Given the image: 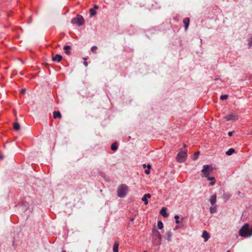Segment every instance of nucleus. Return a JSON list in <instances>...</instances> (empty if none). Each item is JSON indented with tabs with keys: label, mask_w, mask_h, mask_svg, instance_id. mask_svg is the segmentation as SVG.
<instances>
[{
	"label": "nucleus",
	"mask_w": 252,
	"mask_h": 252,
	"mask_svg": "<svg viewBox=\"0 0 252 252\" xmlns=\"http://www.w3.org/2000/svg\"><path fill=\"white\" fill-rule=\"evenodd\" d=\"M151 195L149 193L145 194L142 198V200L144 202V204L145 205H147L148 204V199L150 198Z\"/></svg>",
	"instance_id": "nucleus-10"
},
{
	"label": "nucleus",
	"mask_w": 252,
	"mask_h": 252,
	"mask_svg": "<svg viewBox=\"0 0 252 252\" xmlns=\"http://www.w3.org/2000/svg\"><path fill=\"white\" fill-rule=\"evenodd\" d=\"M70 46L68 45H66L64 46L63 49L64 50L65 53L67 55H70L71 54V52L70 51Z\"/></svg>",
	"instance_id": "nucleus-16"
},
{
	"label": "nucleus",
	"mask_w": 252,
	"mask_h": 252,
	"mask_svg": "<svg viewBox=\"0 0 252 252\" xmlns=\"http://www.w3.org/2000/svg\"><path fill=\"white\" fill-rule=\"evenodd\" d=\"M199 154V152H198V151L195 152V153H194V157L193 158V160H196L198 158Z\"/></svg>",
	"instance_id": "nucleus-25"
},
{
	"label": "nucleus",
	"mask_w": 252,
	"mask_h": 252,
	"mask_svg": "<svg viewBox=\"0 0 252 252\" xmlns=\"http://www.w3.org/2000/svg\"><path fill=\"white\" fill-rule=\"evenodd\" d=\"M160 214L163 217H167L168 216V214L166 212V208L165 207H163L161 209V210L160 211Z\"/></svg>",
	"instance_id": "nucleus-14"
},
{
	"label": "nucleus",
	"mask_w": 252,
	"mask_h": 252,
	"mask_svg": "<svg viewBox=\"0 0 252 252\" xmlns=\"http://www.w3.org/2000/svg\"><path fill=\"white\" fill-rule=\"evenodd\" d=\"M208 180L211 181V182L210 183V185L213 186L215 184V179L214 177H209V176L207 177Z\"/></svg>",
	"instance_id": "nucleus-19"
},
{
	"label": "nucleus",
	"mask_w": 252,
	"mask_h": 252,
	"mask_svg": "<svg viewBox=\"0 0 252 252\" xmlns=\"http://www.w3.org/2000/svg\"><path fill=\"white\" fill-rule=\"evenodd\" d=\"M97 49V47L96 46H94L91 48V51L93 53H95Z\"/></svg>",
	"instance_id": "nucleus-28"
},
{
	"label": "nucleus",
	"mask_w": 252,
	"mask_h": 252,
	"mask_svg": "<svg viewBox=\"0 0 252 252\" xmlns=\"http://www.w3.org/2000/svg\"><path fill=\"white\" fill-rule=\"evenodd\" d=\"M117 148H118V146H117V143H116V142L113 143L112 144L111 147V150L115 151L117 150Z\"/></svg>",
	"instance_id": "nucleus-21"
},
{
	"label": "nucleus",
	"mask_w": 252,
	"mask_h": 252,
	"mask_svg": "<svg viewBox=\"0 0 252 252\" xmlns=\"http://www.w3.org/2000/svg\"><path fill=\"white\" fill-rule=\"evenodd\" d=\"M224 197H226V199H228L230 197V195H227V194H224Z\"/></svg>",
	"instance_id": "nucleus-31"
},
{
	"label": "nucleus",
	"mask_w": 252,
	"mask_h": 252,
	"mask_svg": "<svg viewBox=\"0 0 252 252\" xmlns=\"http://www.w3.org/2000/svg\"><path fill=\"white\" fill-rule=\"evenodd\" d=\"M147 168L149 169L151 168V166L150 164H148L147 166Z\"/></svg>",
	"instance_id": "nucleus-35"
},
{
	"label": "nucleus",
	"mask_w": 252,
	"mask_h": 252,
	"mask_svg": "<svg viewBox=\"0 0 252 252\" xmlns=\"http://www.w3.org/2000/svg\"><path fill=\"white\" fill-rule=\"evenodd\" d=\"M143 167H144V168H145V167H146V164H144L143 165Z\"/></svg>",
	"instance_id": "nucleus-38"
},
{
	"label": "nucleus",
	"mask_w": 252,
	"mask_h": 252,
	"mask_svg": "<svg viewBox=\"0 0 252 252\" xmlns=\"http://www.w3.org/2000/svg\"><path fill=\"white\" fill-rule=\"evenodd\" d=\"M202 238L204 239V241L206 242L210 238L209 233L206 231H203L202 235Z\"/></svg>",
	"instance_id": "nucleus-11"
},
{
	"label": "nucleus",
	"mask_w": 252,
	"mask_h": 252,
	"mask_svg": "<svg viewBox=\"0 0 252 252\" xmlns=\"http://www.w3.org/2000/svg\"><path fill=\"white\" fill-rule=\"evenodd\" d=\"M178 226H176L175 228H176V229H178Z\"/></svg>",
	"instance_id": "nucleus-40"
},
{
	"label": "nucleus",
	"mask_w": 252,
	"mask_h": 252,
	"mask_svg": "<svg viewBox=\"0 0 252 252\" xmlns=\"http://www.w3.org/2000/svg\"><path fill=\"white\" fill-rule=\"evenodd\" d=\"M235 152V150L233 148L229 149L226 152V154L228 156L231 155L233 153H234Z\"/></svg>",
	"instance_id": "nucleus-20"
},
{
	"label": "nucleus",
	"mask_w": 252,
	"mask_h": 252,
	"mask_svg": "<svg viewBox=\"0 0 252 252\" xmlns=\"http://www.w3.org/2000/svg\"><path fill=\"white\" fill-rule=\"evenodd\" d=\"M250 232L251 231L249 224L245 223L240 229L239 234V235L242 237L248 238L252 236V233Z\"/></svg>",
	"instance_id": "nucleus-2"
},
{
	"label": "nucleus",
	"mask_w": 252,
	"mask_h": 252,
	"mask_svg": "<svg viewBox=\"0 0 252 252\" xmlns=\"http://www.w3.org/2000/svg\"><path fill=\"white\" fill-rule=\"evenodd\" d=\"M94 8L95 9H98V6L97 5H95L94 6Z\"/></svg>",
	"instance_id": "nucleus-36"
},
{
	"label": "nucleus",
	"mask_w": 252,
	"mask_h": 252,
	"mask_svg": "<svg viewBox=\"0 0 252 252\" xmlns=\"http://www.w3.org/2000/svg\"><path fill=\"white\" fill-rule=\"evenodd\" d=\"M0 158L1 159H3V156L2 155H0Z\"/></svg>",
	"instance_id": "nucleus-37"
},
{
	"label": "nucleus",
	"mask_w": 252,
	"mask_h": 252,
	"mask_svg": "<svg viewBox=\"0 0 252 252\" xmlns=\"http://www.w3.org/2000/svg\"><path fill=\"white\" fill-rule=\"evenodd\" d=\"M226 252H230V251H227Z\"/></svg>",
	"instance_id": "nucleus-41"
},
{
	"label": "nucleus",
	"mask_w": 252,
	"mask_h": 252,
	"mask_svg": "<svg viewBox=\"0 0 252 252\" xmlns=\"http://www.w3.org/2000/svg\"><path fill=\"white\" fill-rule=\"evenodd\" d=\"M25 92V89H22L21 91V94H23Z\"/></svg>",
	"instance_id": "nucleus-33"
},
{
	"label": "nucleus",
	"mask_w": 252,
	"mask_h": 252,
	"mask_svg": "<svg viewBox=\"0 0 252 252\" xmlns=\"http://www.w3.org/2000/svg\"><path fill=\"white\" fill-rule=\"evenodd\" d=\"M173 233L171 230H168L166 232L164 235V238L168 242H171L173 240L172 239Z\"/></svg>",
	"instance_id": "nucleus-7"
},
{
	"label": "nucleus",
	"mask_w": 252,
	"mask_h": 252,
	"mask_svg": "<svg viewBox=\"0 0 252 252\" xmlns=\"http://www.w3.org/2000/svg\"><path fill=\"white\" fill-rule=\"evenodd\" d=\"M209 201L212 205H216V203L217 202V195L214 194L210 196L209 198Z\"/></svg>",
	"instance_id": "nucleus-9"
},
{
	"label": "nucleus",
	"mask_w": 252,
	"mask_h": 252,
	"mask_svg": "<svg viewBox=\"0 0 252 252\" xmlns=\"http://www.w3.org/2000/svg\"><path fill=\"white\" fill-rule=\"evenodd\" d=\"M217 205H213L210 207L209 210L211 214H213L217 212Z\"/></svg>",
	"instance_id": "nucleus-13"
},
{
	"label": "nucleus",
	"mask_w": 252,
	"mask_h": 252,
	"mask_svg": "<svg viewBox=\"0 0 252 252\" xmlns=\"http://www.w3.org/2000/svg\"><path fill=\"white\" fill-rule=\"evenodd\" d=\"M84 64L86 66H88V63L87 62H85L84 63Z\"/></svg>",
	"instance_id": "nucleus-34"
},
{
	"label": "nucleus",
	"mask_w": 252,
	"mask_h": 252,
	"mask_svg": "<svg viewBox=\"0 0 252 252\" xmlns=\"http://www.w3.org/2000/svg\"><path fill=\"white\" fill-rule=\"evenodd\" d=\"M183 22L185 24V30H187L188 28L189 23V18H186L184 19Z\"/></svg>",
	"instance_id": "nucleus-15"
},
{
	"label": "nucleus",
	"mask_w": 252,
	"mask_h": 252,
	"mask_svg": "<svg viewBox=\"0 0 252 252\" xmlns=\"http://www.w3.org/2000/svg\"><path fill=\"white\" fill-rule=\"evenodd\" d=\"M145 174H147V175L149 174H150V171H149V169H146V170H145Z\"/></svg>",
	"instance_id": "nucleus-30"
},
{
	"label": "nucleus",
	"mask_w": 252,
	"mask_h": 252,
	"mask_svg": "<svg viewBox=\"0 0 252 252\" xmlns=\"http://www.w3.org/2000/svg\"><path fill=\"white\" fill-rule=\"evenodd\" d=\"M133 220H134V219H131V221H133Z\"/></svg>",
	"instance_id": "nucleus-39"
},
{
	"label": "nucleus",
	"mask_w": 252,
	"mask_h": 252,
	"mask_svg": "<svg viewBox=\"0 0 252 252\" xmlns=\"http://www.w3.org/2000/svg\"><path fill=\"white\" fill-rule=\"evenodd\" d=\"M71 23L73 24L77 25L78 26H80L84 24V20L82 16L80 15H78L77 17L72 19Z\"/></svg>",
	"instance_id": "nucleus-6"
},
{
	"label": "nucleus",
	"mask_w": 252,
	"mask_h": 252,
	"mask_svg": "<svg viewBox=\"0 0 252 252\" xmlns=\"http://www.w3.org/2000/svg\"><path fill=\"white\" fill-rule=\"evenodd\" d=\"M14 129L16 130H18L20 129V126L19 123H15L13 125Z\"/></svg>",
	"instance_id": "nucleus-23"
},
{
	"label": "nucleus",
	"mask_w": 252,
	"mask_h": 252,
	"mask_svg": "<svg viewBox=\"0 0 252 252\" xmlns=\"http://www.w3.org/2000/svg\"><path fill=\"white\" fill-rule=\"evenodd\" d=\"M213 170V168L211 165H204L201 170V172L203 174L202 177H208L210 175Z\"/></svg>",
	"instance_id": "nucleus-4"
},
{
	"label": "nucleus",
	"mask_w": 252,
	"mask_h": 252,
	"mask_svg": "<svg viewBox=\"0 0 252 252\" xmlns=\"http://www.w3.org/2000/svg\"><path fill=\"white\" fill-rule=\"evenodd\" d=\"M233 133V131H229V132H228V136H231L232 135Z\"/></svg>",
	"instance_id": "nucleus-32"
},
{
	"label": "nucleus",
	"mask_w": 252,
	"mask_h": 252,
	"mask_svg": "<svg viewBox=\"0 0 252 252\" xmlns=\"http://www.w3.org/2000/svg\"><path fill=\"white\" fill-rule=\"evenodd\" d=\"M248 44L250 47L252 45V36L249 38Z\"/></svg>",
	"instance_id": "nucleus-29"
},
{
	"label": "nucleus",
	"mask_w": 252,
	"mask_h": 252,
	"mask_svg": "<svg viewBox=\"0 0 252 252\" xmlns=\"http://www.w3.org/2000/svg\"><path fill=\"white\" fill-rule=\"evenodd\" d=\"M62 117V115L61 113L59 111H54L53 113V118L54 119H56L57 118H61Z\"/></svg>",
	"instance_id": "nucleus-18"
},
{
	"label": "nucleus",
	"mask_w": 252,
	"mask_h": 252,
	"mask_svg": "<svg viewBox=\"0 0 252 252\" xmlns=\"http://www.w3.org/2000/svg\"><path fill=\"white\" fill-rule=\"evenodd\" d=\"M187 157V153L186 151H181L176 156L177 160L180 162L182 163L184 162Z\"/></svg>",
	"instance_id": "nucleus-5"
},
{
	"label": "nucleus",
	"mask_w": 252,
	"mask_h": 252,
	"mask_svg": "<svg viewBox=\"0 0 252 252\" xmlns=\"http://www.w3.org/2000/svg\"><path fill=\"white\" fill-rule=\"evenodd\" d=\"M143 252H147V251H144Z\"/></svg>",
	"instance_id": "nucleus-42"
},
{
	"label": "nucleus",
	"mask_w": 252,
	"mask_h": 252,
	"mask_svg": "<svg viewBox=\"0 0 252 252\" xmlns=\"http://www.w3.org/2000/svg\"><path fill=\"white\" fill-rule=\"evenodd\" d=\"M63 252H65L64 251H63Z\"/></svg>",
	"instance_id": "nucleus-43"
},
{
	"label": "nucleus",
	"mask_w": 252,
	"mask_h": 252,
	"mask_svg": "<svg viewBox=\"0 0 252 252\" xmlns=\"http://www.w3.org/2000/svg\"><path fill=\"white\" fill-rule=\"evenodd\" d=\"M119 244L118 242H115L113 246V252H119L118 248H119Z\"/></svg>",
	"instance_id": "nucleus-17"
},
{
	"label": "nucleus",
	"mask_w": 252,
	"mask_h": 252,
	"mask_svg": "<svg viewBox=\"0 0 252 252\" xmlns=\"http://www.w3.org/2000/svg\"><path fill=\"white\" fill-rule=\"evenodd\" d=\"M174 218L175 219L176 223L179 224L180 223V221L179 220V216L178 215H176L175 216Z\"/></svg>",
	"instance_id": "nucleus-26"
},
{
	"label": "nucleus",
	"mask_w": 252,
	"mask_h": 252,
	"mask_svg": "<svg viewBox=\"0 0 252 252\" xmlns=\"http://www.w3.org/2000/svg\"><path fill=\"white\" fill-rule=\"evenodd\" d=\"M158 228L159 229H162L163 228V223L161 221H158Z\"/></svg>",
	"instance_id": "nucleus-22"
},
{
	"label": "nucleus",
	"mask_w": 252,
	"mask_h": 252,
	"mask_svg": "<svg viewBox=\"0 0 252 252\" xmlns=\"http://www.w3.org/2000/svg\"><path fill=\"white\" fill-rule=\"evenodd\" d=\"M62 60V56L59 54L56 55L54 57H53L52 60L54 62H60Z\"/></svg>",
	"instance_id": "nucleus-12"
},
{
	"label": "nucleus",
	"mask_w": 252,
	"mask_h": 252,
	"mask_svg": "<svg viewBox=\"0 0 252 252\" xmlns=\"http://www.w3.org/2000/svg\"><path fill=\"white\" fill-rule=\"evenodd\" d=\"M228 98V95L227 94H223L221 95L220 96V99L221 100H224Z\"/></svg>",
	"instance_id": "nucleus-27"
},
{
	"label": "nucleus",
	"mask_w": 252,
	"mask_h": 252,
	"mask_svg": "<svg viewBox=\"0 0 252 252\" xmlns=\"http://www.w3.org/2000/svg\"><path fill=\"white\" fill-rule=\"evenodd\" d=\"M225 119L227 121L236 120L238 119V116L234 113H230L225 117Z\"/></svg>",
	"instance_id": "nucleus-8"
},
{
	"label": "nucleus",
	"mask_w": 252,
	"mask_h": 252,
	"mask_svg": "<svg viewBox=\"0 0 252 252\" xmlns=\"http://www.w3.org/2000/svg\"><path fill=\"white\" fill-rule=\"evenodd\" d=\"M91 16L92 17L96 14V11L94 9L91 8L90 9Z\"/></svg>",
	"instance_id": "nucleus-24"
},
{
	"label": "nucleus",
	"mask_w": 252,
	"mask_h": 252,
	"mask_svg": "<svg viewBox=\"0 0 252 252\" xmlns=\"http://www.w3.org/2000/svg\"><path fill=\"white\" fill-rule=\"evenodd\" d=\"M128 191V187L125 185H121L118 188L117 191V195L119 197H124L126 195Z\"/></svg>",
	"instance_id": "nucleus-3"
},
{
	"label": "nucleus",
	"mask_w": 252,
	"mask_h": 252,
	"mask_svg": "<svg viewBox=\"0 0 252 252\" xmlns=\"http://www.w3.org/2000/svg\"><path fill=\"white\" fill-rule=\"evenodd\" d=\"M152 237L154 246L158 247L162 244V235L160 232L156 228H153L152 229Z\"/></svg>",
	"instance_id": "nucleus-1"
}]
</instances>
